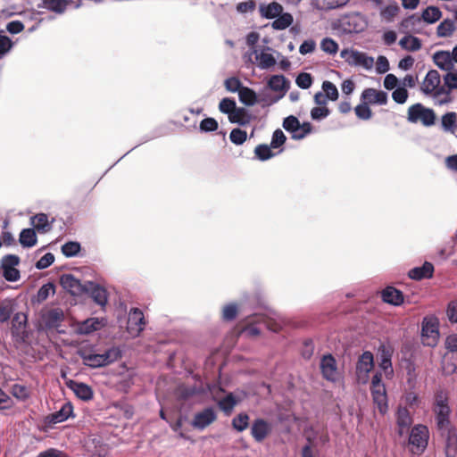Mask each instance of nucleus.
Returning <instances> with one entry per match:
<instances>
[{
    "instance_id": "f257e3e1",
    "label": "nucleus",
    "mask_w": 457,
    "mask_h": 457,
    "mask_svg": "<svg viewBox=\"0 0 457 457\" xmlns=\"http://www.w3.org/2000/svg\"><path fill=\"white\" fill-rule=\"evenodd\" d=\"M434 412L438 430L452 427L449 420L450 407L447 398L443 392H439L436 395Z\"/></svg>"
},
{
    "instance_id": "f03ea898",
    "label": "nucleus",
    "mask_w": 457,
    "mask_h": 457,
    "mask_svg": "<svg viewBox=\"0 0 457 457\" xmlns=\"http://www.w3.org/2000/svg\"><path fill=\"white\" fill-rule=\"evenodd\" d=\"M340 56L351 66L361 67L367 71L371 70L374 66L372 56L355 49H343Z\"/></svg>"
},
{
    "instance_id": "7ed1b4c3",
    "label": "nucleus",
    "mask_w": 457,
    "mask_h": 457,
    "mask_svg": "<svg viewBox=\"0 0 457 457\" xmlns=\"http://www.w3.org/2000/svg\"><path fill=\"white\" fill-rule=\"evenodd\" d=\"M20 257L15 254H6L0 262V274L8 282H16L21 278V272L16 268L20 264Z\"/></svg>"
},
{
    "instance_id": "20e7f679",
    "label": "nucleus",
    "mask_w": 457,
    "mask_h": 457,
    "mask_svg": "<svg viewBox=\"0 0 457 457\" xmlns=\"http://www.w3.org/2000/svg\"><path fill=\"white\" fill-rule=\"evenodd\" d=\"M436 114L432 109L424 107L421 104H415L408 109V120L416 123L419 120L426 127L435 123Z\"/></svg>"
},
{
    "instance_id": "39448f33",
    "label": "nucleus",
    "mask_w": 457,
    "mask_h": 457,
    "mask_svg": "<svg viewBox=\"0 0 457 457\" xmlns=\"http://www.w3.org/2000/svg\"><path fill=\"white\" fill-rule=\"evenodd\" d=\"M267 87L273 92L278 93V95L273 97L265 96L267 99V104H272L284 97L289 89V81L284 75H272L267 82Z\"/></svg>"
},
{
    "instance_id": "423d86ee",
    "label": "nucleus",
    "mask_w": 457,
    "mask_h": 457,
    "mask_svg": "<svg viewBox=\"0 0 457 457\" xmlns=\"http://www.w3.org/2000/svg\"><path fill=\"white\" fill-rule=\"evenodd\" d=\"M374 367L373 354L366 351L358 359L356 363V379L360 384H366L370 378V372Z\"/></svg>"
},
{
    "instance_id": "0eeeda50",
    "label": "nucleus",
    "mask_w": 457,
    "mask_h": 457,
    "mask_svg": "<svg viewBox=\"0 0 457 457\" xmlns=\"http://www.w3.org/2000/svg\"><path fill=\"white\" fill-rule=\"evenodd\" d=\"M438 323L434 317H425L422 321L421 337L424 345L434 346L438 338Z\"/></svg>"
},
{
    "instance_id": "6e6552de",
    "label": "nucleus",
    "mask_w": 457,
    "mask_h": 457,
    "mask_svg": "<svg viewBox=\"0 0 457 457\" xmlns=\"http://www.w3.org/2000/svg\"><path fill=\"white\" fill-rule=\"evenodd\" d=\"M338 28L345 34H357L365 28V23L360 14H350L338 21Z\"/></svg>"
},
{
    "instance_id": "1a4fd4ad",
    "label": "nucleus",
    "mask_w": 457,
    "mask_h": 457,
    "mask_svg": "<svg viewBox=\"0 0 457 457\" xmlns=\"http://www.w3.org/2000/svg\"><path fill=\"white\" fill-rule=\"evenodd\" d=\"M246 323L245 332L251 337L258 336L261 333L260 326H264L272 331H277L278 329L277 326L271 327L269 320L262 315L259 314L247 317Z\"/></svg>"
},
{
    "instance_id": "9d476101",
    "label": "nucleus",
    "mask_w": 457,
    "mask_h": 457,
    "mask_svg": "<svg viewBox=\"0 0 457 457\" xmlns=\"http://www.w3.org/2000/svg\"><path fill=\"white\" fill-rule=\"evenodd\" d=\"M62 287L72 295H79L84 292H87L88 287L86 284H82L80 280L72 274H63L60 278Z\"/></svg>"
},
{
    "instance_id": "9b49d317",
    "label": "nucleus",
    "mask_w": 457,
    "mask_h": 457,
    "mask_svg": "<svg viewBox=\"0 0 457 457\" xmlns=\"http://www.w3.org/2000/svg\"><path fill=\"white\" fill-rule=\"evenodd\" d=\"M441 16L442 12L439 8L435 6H428L423 11L421 18L416 15H411L403 21V25L406 28H409L411 25H414L415 22H420L421 19L427 23L431 24L437 21Z\"/></svg>"
},
{
    "instance_id": "f8f14e48",
    "label": "nucleus",
    "mask_w": 457,
    "mask_h": 457,
    "mask_svg": "<svg viewBox=\"0 0 457 457\" xmlns=\"http://www.w3.org/2000/svg\"><path fill=\"white\" fill-rule=\"evenodd\" d=\"M445 441L446 457L457 456V430L453 427L438 430Z\"/></svg>"
},
{
    "instance_id": "ddd939ff",
    "label": "nucleus",
    "mask_w": 457,
    "mask_h": 457,
    "mask_svg": "<svg viewBox=\"0 0 457 457\" xmlns=\"http://www.w3.org/2000/svg\"><path fill=\"white\" fill-rule=\"evenodd\" d=\"M145 317L141 310L132 308L128 316V330L133 336H138L145 328Z\"/></svg>"
},
{
    "instance_id": "4468645a",
    "label": "nucleus",
    "mask_w": 457,
    "mask_h": 457,
    "mask_svg": "<svg viewBox=\"0 0 457 457\" xmlns=\"http://www.w3.org/2000/svg\"><path fill=\"white\" fill-rule=\"evenodd\" d=\"M428 430L424 425H416L412 428L409 436V443L419 450H423L428 445Z\"/></svg>"
},
{
    "instance_id": "2eb2a0df",
    "label": "nucleus",
    "mask_w": 457,
    "mask_h": 457,
    "mask_svg": "<svg viewBox=\"0 0 457 457\" xmlns=\"http://www.w3.org/2000/svg\"><path fill=\"white\" fill-rule=\"evenodd\" d=\"M320 370L324 378L335 382L338 379L337 361L331 354L324 355L320 361Z\"/></svg>"
},
{
    "instance_id": "dca6fc26",
    "label": "nucleus",
    "mask_w": 457,
    "mask_h": 457,
    "mask_svg": "<svg viewBox=\"0 0 457 457\" xmlns=\"http://www.w3.org/2000/svg\"><path fill=\"white\" fill-rule=\"evenodd\" d=\"M217 418L215 411L212 407L205 408L204 411L195 414L191 422L195 428L203 430L212 424Z\"/></svg>"
},
{
    "instance_id": "f3484780",
    "label": "nucleus",
    "mask_w": 457,
    "mask_h": 457,
    "mask_svg": "<svg viewBox=\"0 0 457 457\" xmlns=\"http://www.w3.org/2000/svg\"><path fill=\"white\" fill-rule=\"evenodd\" d=\"M440 83L441 78L439 72L436 70H430L422 81L420 91L426 96H430L440 87Z\"/></svg>"
},
{
    "instance_id": "a211bd4d",
    "label": "nucleus",
    "mask_w": 457,
    "mask_h": 457,
    "mask_svg": "<svg viewBox=\"0 0 457 457\" xmlns=\"http://www.w3.org/2000/svg\"><path fill=\"white\" fill-rule=\"evenodd\" d=\"M271 426L263 419L255 420L251 427V435L256 442L263 441L270 433Z\"/></svg>"
},
{
    "instance_id": "6ab92c4d",
    "label": "nucleus",
    "mask_w": 457,
    "mask_h": 457,
    "mask_svg": "<svg viewBox=\"0 0 457 457\" xmlns=\"http://www.w3.org/2000/svg\"><path fill=\"white\" fill-rule=\"evenodd\" d=\"M63 319L64 313L61 308L50 309L42 315L45 326L48 328H56L60 327Z\"/></svg>"
},
{
    "instance_id": "aec40b11",
    "label": "nucleus",
    "mask_w": 457,
    "mask_h": 457,
    "mask_svg": "<svg viewBox=\"0 0 457 457\" xmlns=\"http://www.w3.org/2000/svg\"><path fill=\"white\" fill-rule=\"evenodd\" d=\"M361 99L370 104H386L387 103V94L384 91H378L374 88H366L361 93Z\"/></svg>"
},
{
    "instance_id": "412c9836",
    "label": "nucleus",
    "mask_w": 457,
    "mask_h": 457,
    "mask_svg": "<svg viewBox=\"0 0 457 457\" xmlns=\"http://www.w3.org/2000/svg\"><path fill=\"white\" fill-rule=\"evenodd\" d=\"M396 423L398 426V434L402 436L409 431L412 423L410 411L405 407H399L396 413Z\"/></svg>"
},
{
    "instance_id": "4be33fe9",
    "label": "nucleus",
    "mask_w": 457,
    "mask_h": 457,
    "mask_svg": "<svg viewBox=\"0 0 457 457\" xmlns=\"http://www.w3.org/2000/svg\"><path fill=\"white\" fill-rule=\"evenodd\" d=\"M435 64L442 71H451L454 69L451 53L448 51H437L433 54Z\"/></svg>"
},
{
    "instance_id": "5701e85b",
    "label": "nucleus",
    "mask_w": 457,
    "mask_h": 457,
    "mask_svg": "<svg viewBox=\"0 0 457 457\" xmlns=\"http://www.w3.org/2000/svg\"><path fill=\"white\" fill-rule=\"evenodd\" d=\"M87 286L88 287L87 292L90 293V296L93 301L102 307L105 306L108 300L106 290L103 287L93 282H87Z\"/></svg>"
},
{
    "instance_id": "b1692460",
    "label": "nucleus",
    "mask_w": 457,
    "mask_h": 457,
    "mask_svg": "<svg viewBox=\"0 0 457 457\" xmlns=\"http://www.w3.org/2000/svg\"><path fill=\"white\" fill-rule=\"evenodd\" d=\"M382 300L389 304L398 306L403 303V295L402 291L394 287H386L381 293Z\"/></svg>"
},
{
    "instance_id": "393cba45",
    "label": "nucleus",
    "mask_w": 457,
    "mask_h": 457,
    "mask_svg": "<svg viewBox=\"0 0 457 457\" xmlns=\"http://www.w3.org/2000/svg\"><path fill=\"white\" fill-rule=\"evenodd\" d=\"M434 266L431 262H425L422 266L410 270L408 275L411 279L421 280L432 278Z\"/></svg>"
},
{
    "instance_id": "a878e982",
    "label": "nucleus",
    "mask_w": 457,
    "mask_h": 457,
    "mask_svg": "<svg viewBox=\"0 0 457 457\" xmlns=\"http://www.w3.org/2000/svg\"><path fill=\"white\" fill-rule=\"evenodd\" d=\"M239 101L247 106H253L256 103H266L267 99L264 96L258 99L256 93L250 87H243V88L238 93Z\"/></svg>"
},
{
    "instance_id": "bb28decb",
    "label": "nucleus",
    "mask_w": 457,
    "mask_h": 457,
    "mask_svg": "<svg viewBox=\"0 0 457 457\" xmlns=\"http://www.w3.org/2000/svg\"><path fill=\"white\" fill-rule=\"evenodd\" d=\"M73 413V406L71 403H65L61 409L48 416V421L57 424L67 420Z\"/></svg>"
},
{
    "instance_id": "cd10ccee",
    "label": "nucleus",
    "mask_w": 457,
    "mask_h": 457,
    "mask_svg": "<svg viewBox=\"0 0 457 457\" xmlns=\"http://www.w3.org/2000/svg\"><path fill=\"white\" fill-rule=\"evenodd\" d=\"M442 368L446 375L457 373V351L447 349L443 358Z\"/></svg>"
},
{
    "instance_id": "c85d7f7f",
    "label": "nucleus",
    "mask_w": 457,
    "mask_h": 457,
    "mask_svg": "<svg viewBox=\"0 0 457 457\" xmlns=\"http://www.w3.org/2000/svg\"><path fill=\"white\" fill-rule=\"evenodd\" d=\"M42 4H38V7L46 8L57 14H62L65 12L68 5L73 2V0H41Z\"/></svg>"
},
{
    "instance_id": "c756f323",
    "label": "nucleus",
    "mask_w": 457,
    "mask_h": 457,
    "mask_svg": "<svg viewBox=\"0 0 457 457\" xmlns=\"http://www.w3.org/2000/svg\"><path fill=\"white\" fill-rule=\"evenodd\" d=\"M77 397L83 401H88L93 398V391L89 386L82 382L71 381L69 385Z\"/></svg>"
},
{
    "instance_id": "7c9ffc66",
    "label": "nucleus",
    "mask_w": 457,
    "mask_h": 457,
    "mask_svg": "<svg viewBox=\"0 0 457 457\" xmlns=\"http://www.w3.org/2000/svg\"><path fill=\"white\" fill-rule=\"evenodd\" d=\"M102 322L97 318H89L78 324L77 332L80 335H88L100 329Z\"/></svg>"
},
{
    "instance_id": "2f4dec72",
    "label": "nucleus",
    "mask_w": 457,
    "mask_h": 457,
    "mask_svg": "<svg viewBox=\"0 0 457 457\" xmlns=\"http://www.w3.org/2000/svg\"><path fill=\"white\" fill-rule=\"evenodd\" d=\"M253 54H255V59L258 62V67L262 70H268L273 67L277 62L276 58L271 54L264 51L258 53L256 49H253Z\"/></svg>"
},
{
    "instance_id": "473e14b6",
    "label": "nucleus",
    "mask_w": 457,
    "mask_h": 457,
    "mask_svg": "<svg viewBox=\"0 0 457 457\" xmlns=\"http://www.w3.org/2000/svg\"><path fill=\"white\" fill-rule=\"evenodd\" d=\"M30 222L33 227L39 232H48L52 229V223L48 220V216L46 213H38L30 218Z\"/></svg>"
},
{
    "instance_id": "72a5a7b5",
    "label": "nucleus",
    "mask_w": 457,
    "mask_h": 457,
    "mask_svg": "<svg viewBox=\"0 0 457 457\" xmlns=\"http://www.w3.org/2000/svg\"><path fill=\"white\" fill-rule=\"evenodd\" d=\"M259 9L261 15L266 19H275L283 11L282 5L277 2H272L268 4H261Z\"/></svg>"
},
{
    "instance_id": "f704fd0d",
    "label": "nucleus",
    "mask_w": 457,
    "mask_h": 457,
    "mask_svg": "<svg viewBox=\"0 0 457 457\" xmlns=\"http://www.w3.org/2000/svg\"><path fill=\"white\" fill-rule=\"evenodd\" d=\"M430 96L434 104L437 105H444L452 102L451 91L445 85L439 87Z\"/></svg>"
},
{
    "instance_id": "c9c22d12",
    "label": "nucleus",
    "mask_w": 457,
    "mask_h": 457,
    "mask_svg": "<svg viewBox=\"0 0 457 457\" xmlns=\"http://www.w3.org/2000/svg\"><path fill=\"white\" fill-rule=\"evenodd\" d=\"M391 352L383 346L380 349V362L379 367L385 372L386 377H390L393 375L394 370L391 362Z\"/></svg>"
},
{
    "instance_id": "e433bc0d",
    "label": "nucleus",
    "mask_w": 457,
    "mask_h": 457,
    "mask_svg": "<svg viewBox=\"0 0 457 457\" xmlns=\"http://www.w3.org/2000/svg\"><path fill=\"white\" fill-rule=\"evenodd\" d=\"M399 45L403 49L410 52L418 51L422 46L420 39L411 35H407L402 37L399 41Z\"/></svg>"
},
{
    "instance_id": "4c0bfd02",
    "label": "nucleus",
    "mask_w": 457,
    "mask_h": 457,
    "mask_svg": "<svg viewBox=\"0 0 457 457\" xmlns=\"http://www.w3.org/2000/svg\"><path fill=\"white\" fill-rule=\"evenodd\" d=\"M79 355L84 364L88 367L100 368L105 366L101 353H87L85 352H81L79 353Z\"/></svg>"
},
{
    "instance_id": "58836bf2",
    "label": "nucleus",
    "mask_w": 457,
    "mask_h": 457,
    "mask_svg": "<svg viewBox=\"0 0 457 457\" xmlns=\"http://www.w3.org/2000/svg\"><path fill=\"white\" fill-rule=\"evenodd\" d=\"M228 120L231 123H236L240 126H245L249 123V116L247 111L243 107H236L235 111L228 116Z\"/></svg>"
},
{
    "instance_id": "ea45409f",
    "label": "nucleus",
    "mask_w": 457,
    "mask_h": 457,
    "mask_svg": "<svg viewBox=\"0 0 457 457\" xmlns=\"http://www.w3.org/2000/svg\"><path fill=\"white\" fill-rule=\"evenodd\" d=\"M20 244L23 247H32L37 244V235L33 228H24L20 233Z\"/></svg>"
},
{
    "instance_id": "a19ab883",
    "label": "nucleus",
    "mask_w": 457,
    "mask_h": 457,
    "mask_svg": "<svg viewBox=\"0 0 457 457\" xmlns=\"http://www.w3.org/2000/svg\"><path fill=\"white\" fill-rule=\"evenodd\" d=\"M238 312L239 305L237 303H228L221 309V320L223 321H232L237 318Z\"/></svg>"
},
{
    "instance_id": "79ce46f5",
    "label": "nucleus",
    "mask_w": 457,
    "mask_h": 457,
    "mask_svg": "<svg viewBox=\"0 0 457 457\" xmlns=\"http://www.w3.org/2000/svg\"><path fill=\"white\" fill-rule=\"evenodd\" d=\"M293 23V16L288 13H280L273 21L271 27L276 30H283L288 28Z\"/></svg>"
},
{
    "instance_id": "37998d69",
    "label": "nucleus",
    "mask_w": 457,
    "mask_h": 457,
    "mask_svg": "<svg viewBox=\"0 0 457 457\" xmlns=\"http://www.w3.org/2000/svg\"><path fill=\"white\" fill-rule=\"evenodd\" d=\"M14 311L12 300L5 299L0 303V323L7 322Z\"/></svg>"
},
{
    "instance_id": "c03bdc74",
    "label": "nucleus",
    "mask_w": 457,
    "mask_h": 457,
    "mask_svg": "<svg viewBox=\"0 0 457 457\" xmlns=\"http://www.w3.org/2000/svg\"><path fill=\"white\" fill-rule=\"evenodd\" d=\"M283 128L292 134V138L294 139V136L299 133L300 121L295 116L290 115L284 119Z\"/></svg>"
},
{
    "instance_id": "a18cd8bd",
    "label": "nucleus",
    "mask_w": 457,
    "mask_h": 457,
    "mask_svg": "<svg viewBox=\"0 0 457 457\" xmlns=\"http://www.w3.org/2000/svg\"><path fill=\"white\" fill-rule=\"evenodd\" d=\"M80 250V244L77 241H69L62 246V254L68 258L77 256Z\"/></svg>"
},
{
    "instance_id": "49530a36",
    "label": "nucleus",
    "mask_w": 457,
    "mask_h": 457,
    "mask_svg": "<svg viewBox=\"0 0 457 457\" xmlns=\"http://www.w3.org/2000/svg\"><path fill=\"white\" fill-rule=\"evenodd\" d=\"M104 365H109L121 357V351L119 347L113 346L101 353Z\"/></svg>"
},
{
    "instance_id": "de8ad7c7",
    "label": "nucleus",
    "mask_w": 457,
    "mask_h": 457,
    "mask_svg": "<svg viewBox=\"0 0 457 457\" xmlns=\"http://www.w3.org/2000/svg\"><path fill=\"white\" fill-rule=\"evenodd\" d=\"M218 405L222 411L228 415L237 405V400L235 399L233 394H228L219 401Z\"/></svg>"
},
{
    "instance_id": "09e8293b",
    "label": "nucleus",
    "mask_w": 457,
    "mask_h": 457,
    "mask_svg": "<svg viewBox=\"0 0 457 457\" xmlns=\"http://www.w3.org/2000/svg\"><path fill=\"white\" fill-rule=\"evenodd\" d=\"M248 425L249 416L245 412L239 413L232 420V426L238 432L245 430Z\"/></svg>"
},
{
    "instance_id": "8fccbe9b",
    "label": "nucleus",
    "mask_w": 457,
    "mask_h": 457,
    "mask_svg": "<svg viewBox=\"0 0 457 457\" xmlns=\"http://www.w3.org/2000/svg\"><path fill=\"white\" fill-rule=\"evenodd\" d=\"M454 29V22L452 20H445L437 26L436 33L438 37H445L451 36Z\"/></svg>"
},
{
    "instance_id": "3c124183",
    "label": "nucleus",
    "mask_w": 457,
    "mask_h": 457,
    "mask_svg": "<svg viewBox=\"0 0 457 457\" xmlns=\"http://www.w3.org/2000/svg\"><path fill=\"white\" fill-rule=\"evenodd\" d=\"M457 120V114L450 112L442 116L441 123L444 130L453 132Z\"/></svg>"
},
{
    "instance_id": "603ef678",
    "label": "nucleus",
    "mask_w": 457,
    "mask_h": 457,
    "mask_svg": "<svg viewBox=\"0 0 457 457\" xmlns=\"http://www.w3.org/2000/svg\"><path fill=\"white\" fill-rule=\"evenodd\" d=\"M55 287L53 283L49 282L44 284L37 291V300L38 303L46 301L50 295H54Z\"/></svg>"
},
{
    "instance_id": "864d4df0",
    "label": "nucleus",
    "mask_w": 457,
    "mask_h": 457,
    "mask_svg": "<svg viewBox=\"0 0 457 457\" xmlns=\"http://www.w3.org/2000/svg\"><path fill=\"white\" fill-rule=\"evenodd\" d=\"M237 103L233 98L224 97L220 100L218 108L221 113L227 114L228 117L231 115V112L235 111Z\"/></svg>"
},
{
    "instance_id": "5fc2aeb1",
    "label": "nucleus",
    "mask_w": 457,
    "mask_h": 457,
    "mask_svg": "<svg viewBox=\"0 0 457 457\" xmlns=\"http://www.w3.org/2000/svg\"><path fill=\"white\" fill-rule=\"evenodd\" d=\"M270 145L264 144L258 145L254 149V154L260 161H267L272 158L275 154L271 151Z\"/></svg>"
},
{
    "instance_id": "6e6d98bb",
    "label": "nucleus",
    "mask_w": 457,
    "mask_h": 457,
    "mask_svg": "<svg viewBox=\"0 0 457 457\" xmlns=\"http://www.w3.org/2000/svg\"><path fill=\"white\" fill-rule=\"evenodd\" d=\"M320 49L328 54H336L338 51V44L331 37H325L320 42Z\"/></svg>"
},
{
    "instance_id": "4d7b16f0",
    "label": "nucleus",
    "mask_w": 457,
    "mask_h": 457,
    "mask_svg": "<svg viewBox=\"0 0 457 457\" xmlns=\"http://www.w3.org/2000/svg\"><path fill=\"white\" fill-rule=\"evenodd\" d=\"M246 138H247L246 132L241 129L237 128V129H233L230 131L229 139L233 144H235L237 145H243L245 142Z\"/></svg>"
},
{
    "instance_id": "13d9d810",
    "label": "nucleus",
    "mask_w": 457,
    "mask_h": 457,
    "mask_svg": "<svg viewBox=\"0 0 457 457\" xmlns=\"http://www.w3.org/2000/svg\"><path fill=\"white\" fill-rule=\"evenodd\" d=\"M218 128V121L214 118L210 117L204 119L199 125L200 131L205 133L216 131Z\"/></svg>"
},
{
    "instance_id": "bf43d9fd",
    "label": "nucleus",
    "mask_w": 457,
    "mask_h": 457,
    "mask_svg": "<svg viewBox=\"0 0 457 457\" xmlns=\"http://www.w3.org/2000/svg\"><path fill=\"white\" fill-rule=\"evenodd\" d=\"M322 89L325 92L327 99L336 101L338 98V90L337 87L330 81H324L322 83Z\"/></svg>"
},
{
    "instance_id": "052dcab7",
    "label": "nucleus",
    "mask_w": 457,
    "mask_h": 457,
    "mask_svg": "<svg viewBox=\"0 0 457 457\" xmlns=\"http://www.w3.org/2000/svg\"><path fill=\"white\" fill-rule=\"evenodd\" d=\"M13 43L11 38L0 31V60L10 52Z\"/></svg>"
},
{
    "instance_id": "680f3d73",
    "label": "nucleus",
    "mask_w": 457,
    "mask_h": 457,
    "mask_svg": "<svg viewBox=\"0 0 457 457\" xmlns=\"http://www.w3.org/2000/svg\"><path fill=\"white\" fill-rule=\"evenodd\" d=\"M399 6L395 3L384 7L380 12V15L384 20L390 21L399 12Z\"/></svg>"
},
{
    "instance_id": "e2e57ef3",
    "label": "nucleus",
    "mask_w": 457,
    "mask_h": 457,
    "mask_svg": "<svg viewBox=\"0 0 457 457\" xmlns=\"http://www.w3.org/2000/svg\"><path fill=\"white\" fill-rule=\"evenodd\" d=\"M354 112H355L356 116L359 119L363 120H370L372 116L371 110L369 107L368 103H365V102L358 104L354 108Z\"/></svg>"
},
{
    "instance_id": "0e129e2a",
    "label": "nucleus",
    "mask_w": 457,
    "mask_h": 457,
    "mask_svg": "<svg viewBox=\"0 0 457 457\" xmlns=\"http://www.w3.org/2000/svg\"><path fill=\"white\" fill-rule=\"evenodd\" d=\"M402 367L405 370L408 382L413 381L416 379V367L414 362L411 359H403L402 361Z\"/></svg>"
},
{
    "instance_id": "69168bd1",
    "label": "nucleus",
    "mask_w": 457,
    "mask_h": 457,
    "mask_svg": "<svg viewBox=\"0 0 457 457\" xmlns=\"http://www.w3.org/2000/svg\"><path fill=\"white\" fill-rule=\"evenodd\" d=\"M12 395L19 400H26L29 396L28 388L20 384H14L11 390Z\"/></svg>"
},
{
    "instance_id": "338daca9",
    "label": "nucleus",
    "mask_w": 457,
    "mask_h": 457,
    "mask_svg": "<svg viewBox=\"0 0 457 457\" xmlns=\"http://www.w3.org/2000/svg\"><path fill=\"white\" fill-rule=\"evenodd\" d=\"M445 86L452 92L457 89V71H447L444 76Z\"/></svg>"
},
{
    "instance_id": "774afa93",
    "label": "nucleus",
    "mask_w": 457,
    "mask_h": 457,
    "mask_svg": "<svg viewBox=\"0 0 457 457\" xmlns=\"http://www.w3.org/2000/svg\"><path fill=\"white\" fill-rule=\"evenodd\" d=\"M295 83L300 88L308 89L312 84V75L302 72L296 77Z\"/></svg>"
}]
</instances>
